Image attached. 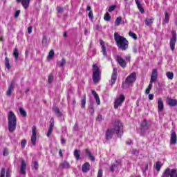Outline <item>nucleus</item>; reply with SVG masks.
<instances>
[{
  "label": "nucleus",
  "instance_id": "nucleus-9",
  "mask_svg": "<svg viewBox=\"0 0 177 177\" xmlns=\"http://www.w3.org/2000/svg\"><path fill=\"white\" fill-rule=\"evenodd\" d=\"M116 59L120 67H122V68H125V67H127V62L125 59H122L120 55H118Z\"/></svg>",
  "mask_w": 177,
  "mask_h": 177
},
{
  "label": "nucleus",
  "instance_id": "nucleus-44",
  "mask_svg": "<svg viewBox=\"0 0 177 177\" xmlns=\"http://www.w3.org/2000/svg\"><path fill=\"white\" fill-rule=\"evenodd\" d=\"M118 48L120 50H127L128 49V45H119Z\"/></svg>",
  "mask_w": 177,
  "mask_h": 177
},
{
  "label": "nucleus",
  "instance_id": "nucleus-62",
  "mask_svg": "<svg viewBox=\"0 0 177 177\" xmlns=\"http://www.w3.org/2000/svg\"><path fill=\"white\" fill-rule=\"evenodd\" d=\"M61 143H62V145H64V143H66V139H64V138H61Z\"/></svg>",
  "mask_w": 177,
  "mask_h": 177
},
{
  "label": "nucleus",
  "instance_id": "nucleus-5",
  "mask_svg": "<svg viewBox=\"0 0 177 177\" xmlns=\"http://www.w3.org/2000/svg\"><path fill=\"white\" fill-rule=\"evenodd\" d=\"M147 131H149V122H147L146 119H144L140 124V135H141V136H145Z\"/></svg>",
  "mask_w": 177,
  "mask_h": 177
},
{
  "label": "nucleus",
  "instance_id": "nucleus-50",
  "mask_svg": "<svg viewBox=\"0 0 177 177\" xmlns=\"http://www.w3.org/2000/svg\"><path fill=\"white\" fill-rule=\"evenodd\" d=\"M43 45H46L47 44V38H46V36H43V39H42V41H41Z\"/></svg>",
  "mask_w": 177,
  "mask_h": 177
},
{
  "label": "nucleus",
  "instance_id": "nucleus-21",
  "mask_svg": "<svg viewBox=\"0 0 177 177\" xmlns=\"http://www.w3.org/2000/svg\"><path fill=\"white\" fill-rule=\"evenodd\" d=\"M135 2L137 5L138 9L140 10L141 13H145V9H143V7L142 6V4H140V2L139 0H135Z\"/></svg>",
  "mask_w": 177,
  "mask_h": 177
},
{
  "label": "nucleus",
  "instance_id": "nucleus-40",
  "mask_svg": "<svg viewBox=\"0 0 177 177\" xmlns=\"http://www.w3.org/2000/svg\"><path fill=\"white\" fill-rule=\"evenodd\" d=\"M64 64H66V59L64 58H63L62 61L57 62V65L59 66V67H63Z\"/></svg>",
  "mask_w": 177,
  "mask_h": 177
},
{
  "label": "nucleus",
  "instance_id": "nucleus-33",
  "mask_svg": "<svg viewBox=\"0 0 177 177\" xmlns=\"http://www.w3.org/2000/svg\"><path fill=\"white\" fill-rule=\"evenodd\" d=\"M162 167V164H161V162H156L155 165V168L158 172H159L160 169H161V167Z\"/></svg>",
  "mask_w": 177,
  "mask_h": 177
},
{
  "label": "nucleus",
  "instance_id": "nucleus-39",
  "mask_svg": "<svg viewBox=\"0 0 177 177\" xmlns=\"http://www.w3.org/2000/svg\"><path fill=\"white\" fill-rule=\"evenodd\" d=\"M54 56H55V51L53 50H50L48 53V59L50 60L53 58Z\"/></svg>",
  "mask_w": 177,
  "mask_h": 177
},
{
  "label": "nucleus",
  "instance_id": "nucleus-47",
  "mask_svg": "<svg viewBox=\"0 0 177 177\" xmlns=\"http://www.w3.org/2000/svg\"><path fill=\"white\" fill-rule=\"evenodd\" d=\"M102 52L104 56H106L107 53L106 52V47L104 46V45L102 46Z\"/></svg>",
  "mask_w": 177,
  "mask_h": 177
},
{
  "label": "nucleus",
  "instance_id": "nucleus-27",
  "mask_svg": "<svg viewBox=\"0 0 177 177\" xmlns=\"http://www.w3.org/2000/svg\"><path fill=\"white\" fill-rule=\"evenodd\" d=\"M85 151L88 157L90 158L91 161H95V156L92 155L91 151H89L88 149H86Z\"/></svg>",
  "mask_w": 177,
  "mask_h": 177
},
{
  "label": "nucleus",
  "instance_id": "nucleus-24",
  "mask_svg": "<svg viewBox=\"0 0 177 177\" xmlns=\"http://www.w3.org/2000/svg\"><path fill=\"white\" fill-rule=\"evenodd\" d=\"M14 88L15 87L13 86V83H11L10 85L8 86V89L6 92L7 96H10V95H12V92H13Z\"/></svg>",
  "mask_w": 177,
  "mask_h": 177
},
{
  "label": "nucleus",
  "instance_id": "nucleus-13",
  "mask_svg": "<svg viewBox=\"0 0 177 177\" xmlns=\"http://www.w3.org/2000/svg\"><path fill=\"white\" fill-rule=\"evenodd\" d=\"M117 69L115 68H113V71L111 75V85H114L115 84V81H117Z\"/></svg>",
  "mask_w": 177,
  "mask_h": 177
},
{
  "label": "nucleus",
  "instance_id": "nucleus-49",
  "mask_svg": "<svg viewBox=\"0 0 177 177\" xmlns=\"http://www.w3.org/2000/svg\"><path fill=\"white\" fill-rule=\"evenodd\" d=\"M97 177H103V170L102 169H100L98 170L97 176Z\"/></svg>",
  "mask_w": 177,
  "mask_h": 177
},
{
  "label": "nucleus",
  "instance_id": "nucleus-45",
  "mask_svg": "<svg viewBox=\"0 0 177 177\" xmlns=\"http://www.w3.org/2000/svg\"><path fill=\"white\" fill-rule=\"evenodd\" d=\"M39 167V165L38 164L37 161H35V162H33V167L35 168V169L36 171H38Z\"/></svg>",
  "mask_w": 177,
  "mask_h": 177
},
{
  "label": "nucleus",
  "instance_id": "nucleus-23",
  "mask_svg": "<svg viewBox=\"0 0 177 177\" xmlns=\"http://www.w3.org/2000/svg\"><path fill=\"white\" fill-rule=\"evenodd\" d=\"M70 163L67 161H64L62 163L59 164V168L64 169V168H70Z\"/></svg>",
  "mask_w": 177,
  "mask_h": 177
},
{
  "label": "nucleus",
  "instance_id": "nucleus-35",
  "mask_svg": "<svg viewBox=\"0 0 177 177\" xmlns=\"http://www.w3.org/2000/svg\"><path fill=\"white\" fill-rule=\"evenodd\" d=\"M161 177H169V168H167L164 171V172H163V174H162Z\"/></svg>",
  "mask_w": 177,
  "mask_h": 177
},
{
  "label": "nucleus",
  "instance_id": "nucleus-42",
  "mask_svg": "<svg viewBox=\"0 0 177 177\" xmlns=\"http://www.w3.org/2000/svg\"><path fill=\"white\" fill-rule=\"evenodd\" d=\"M166 75L169 80H174V73L172 72H167L166 73Z\"/></svg>",
  "mask_w": 177,
  "mask_h": 177
},
{
  "label": "nucleus",
  "instance_id": "nucleus-12",
  "mask_svg": "<svg viewBox=\"0 0 177 177\" xmlns=\"http://www.w3.org/2000/svg\"><path fill=\"white\" fill-rule=\"evenodd\" d=\"M158 77V72L157 71V69H153L152 73L151 75V80L150 82H156L157 81V78Z\"/></svg>",
  "mask_w": 177,
  "mask_h": 177
},
{
  "label": "nucleus",
  "instance_id": "nucleus-28",
  "mask_svg": "<svg viewBox=\"0 0 177 177\" xmlns=\"http://www.w3.org/2000/svg\"><path fill=\"white\" fill-rule=\"evenodd\" d=\"M169 21V15L168 12H165V19L163 20L162 24H167Z\"/></svg>",
  "mask_w": 177,
  "mask_h": 177
},
{
  "label": "nucleus",
  "instance_id": "nucleus-18",
  "mask_svg": "<svg viewBox=\"0 0 177 177\" xmlns=\"http://www.w3.org/2000/svg\"><path fill=\"white\" fill-rule=\"evenodd\" d=\"M91 93L96 100L97 104L99 106L100 104V98H99V95L97 94V93H96V91H95V90H92Z\"/></svg>",
  "mask_w": 177,
  "mask_h": 177
},
{
  "label": "nucleus",
  "instance_id": "nucleus-32",
  "mask_svg": "<svg viewBox=\"0 0 177 177\" xmlns=\"http://www.w3.org/2000/svg\"><path fill=\"white\" fill-rule=\"evenodd\" d=\"M82 109H85V104H86V95L84 94L83 99L81 101Z\"/></svg>",
  "mask_w": 177,
  "mask_h": 177
},
{
  "label": "nucleus",
  "instance_id": "nucleus-16",
  "mask_svg": "<svg viewBox=\"0 0 177 177\" xmlns=\"http://www.w3.org/2000/svg\"><path fill=\"white\" fill-rule=\"evenodd\" d=\"M30 0H17V2H21V5L24 9H28V6H30Z\"/></svg>",
  "mask_w": 177,
  "mask_h": 177
},
{
  "label": "nucleus",
  "instance_id": "nucleus-22",
  "mask_svg": "<svg viewBox=\"0 0 177 177\" xmlns=\"http://www.w3.org/2000/svg\"><path fill=\"white\" fill-rule=\"evenodd\" d=\"M26 167H27V164L24 160H21V174H26Z\"/></svg>",
  "mask_w": 177,
  "mask_h": 177
},
{
  "label": "nucleus",
  "instance_id": "nucleus-11",
  "mask_svg": "<svg viewBox=\"0 0 177 177\" xmlns=\"http://www.w3.org/2000/svg\"><path fill=\"white\" fill-rule=\"evenodd\" d=\"M177 142L176 132L175 131H171L170 143L171 145H176Z\"/></svg>",
  "mask_w": 177,
  "mask_h": 177
},
{
  "label": "nucleus",
  "instance_id": "nucleus-17",
  "mask_svg": "<svg viewBox=\"0 0 177 177\" xmlns=\"http://www.w3.org/2000/svg\"><path fill=\"white\" fill-rule=\"evenodd\" d=\"M172 37L170 39V45H175L176 44V31H171Z\"/></svg>",
  "mask_w": 177,
  "mask_h": 177
},
{
  "label": "nucleus",
  "instance_id": "nucleus-61",
  "mask_svg": "<svg viewBox=\"0 0 177 177\" xmlns=\"http://www.w3.org/2000/svg\"><path fill=\"white\" fill-rule=\"evenodd\" d=\"M115 168V165H112L111 167V172H114V169Z\"/></svg>",
  "mask_w": 177,
  "mask_h": 177
},
{
  "label": "nucleus",
  "instance_id": "nucleus-51",
  "mask_svg": "<svg viewBox=\"0 0 177 177\" xmlns=\"http://www.w3.org/2000/svg\"><path fill=\"white\" fill-rule=\"evenodd\" d=\"M57 10L58 13H63V10H64V8H63V7H57Z\"/></svg>",
  "mask_w": 177,
  "mask_h": 177
},
{
  "label": "nucleus",
  "instance_id": "nucleus-30",
  "mask_svg": "<svg viewBox=\"0 0 177 177\" xmlns=\"http://www.w3.org/2000/svg\"><path fill=\"white\" fill-rule=\"evenodd\" d=\"M151 88H153V83L151 82H149V84L145 90L146 95H149V93H150V91H151Z\"/></svg>",
  "mask_w": 177,
  "mask_h": 177
},
{
  "label": "nucleus",
  "instance_id": "nucleus-38",
  "mask_svg": "<svg viewBox=\"0 0 177 177\" xmlns=\"http://www.w3.org/2000/svg\"><path fill=\"white\" fill-rule=\"evenodd\" d=\"M111 19V17H110V14L106 12L104 16V20H105V21H110Z\"/></svg>",
  "mask_w": 177,
  "mask_h": 177
},
{
  "label": "nucleus",
  "instance_id": "nucleus-29",
  "mask_svg": "<svg viewBox=\"0 0 177 177\" xmlns=\"http://www.w3.org/2000/svg\"><path fill=\"white\" fill-rule=\"evenodd\" d=\"M53 111L57 115V117H62V112H60V110L59 109V108L55 106L53 108Z\"/></svg>",
  "mask_w": 177,
  "mask_h": 177
},
{
  "label": "nucleus",
  "instance_id": "nucleus-20",
  "mask_svg": "<svg viewBox=\"0 0 177 177\" xmlns=\"http://www.w3.org/2000/svg\"><path fill=\"white\" fill-rule=\"evenodd\" d=\"M167 104H169V106L174 107V106H176L177 101H176V100H174L171 98H167Z\"/></svg>",
  "mask_w": 177,
  "mask_h": 177
},
{
  "label": "nucleus",
  "instance_id": "nucleus-7",
  "mask_svg": "<svg viewBox=\"0 0 177 177\" xmlns=\"http://www.w3.org/2000/svg\"><path fill=\"white\" fill-rule=\"evenodd\" d=\"M125 100V96L124 95H121L119 97H117L115 100L114 109H117L118 107L122 105L124 101Z\"/></svg>",
  "mask_w": 177,
  "mask_h": 177
},
{
  "label": "nucleus",
  "instance_id": "nucleus-46",
  "mask_svg": "<svg viewBox=\"0 0 177 177\" xmlns=\"http://www.w3.org/2000/svg\"><path fill=\"white\" fill-rule=\"evenodd\" d=\"M53 82V75H50L48 76V84H52Z\"/></svg>",
  "mask_w": 177,
  "mask_h": 177
},
{
  "label": "nucleus",
  "instance_id": "nucleus-19",
  "mask_svg": "<svg viewBox=\"0 0 177 177\" xmlns=\"http://www.w3.org/2000/svg\"><path fill=\"white\" fill-rule=\"evenodd\" d=\"M158 109L159 111H162L164 109V102H162V98H159L158 100Z\"/></svg>",
  "mask_w": 177,
  "mask_h": 177
},
{
  "label": "nucleus",
  "instance_id": "nucleus-4",
  "mask_svg": "<svg viewBox=\"0 0 177 177\" xmlns=\"http://www.w3.org/2000/svg\"><path fill=\"white\" fill-rule=\"evenodd\" d=\"M114 38L118 45H128V40L125 37L120 35L118 32H115Z\"/></svg>",
  "mask_w": 177,
  "mask_h": 177
},
{
  "label": "nucleus",
  "instance_id": "nucleus-6",
  "mask_svg": "<svg viewBox=\"0 0 177 177\" xmlns=\"http://www.w3.org/2000/svg\"><path fill=\"white\" fill-rule=\"evenodd\" d=\"M136 81V73H131L125 80L124 85H132L133 82Z\"/></svg>",
  "mask_w": 177,
  "mask_h": 177
},
{
  "label": "nucleus",
  "instance_id": "nucleus-54",
  "mask_svg": "<svg viewBox=\"0 0 177 177\" xmlns=\"http://www.w3.org/2000/svg\"><path fill=\"white\" fill-rule=\"evenodd\" d=\"M88 17H89V19H91V20L93 19V11H89Z\"/></svg>",
  "mask_w": 177,
  "mask_h": 177
},
{
  "label": "nucleus",
  "instance_id": "nucleus-43",
  "mask_svg": "<svg viewBox=\"0 0 177 177\" xmlns=\"http://www.w3.org/2000/svg\"><path fill=\"white\" fill-rule=\"evenodd\" d=\"M19 110L20 114L22 115L23 117H27V112H26L23 108H19Z\"/></svg>",
  "mask_w": 177,
  "mask_h": 177
},
{
  "label": "nucleus",
  "instance_id": "nucleus-55",
  "mask_svg": "<svg viewBox=\"0 0 177 177\" xmlns=\"http://www.w3.org/2000/svg\"><path fill=\"white\" fill-rule=\"evenodd\" d=\"M115 10V6H111V7H109L108 10H109V12H111Z\"/></svg>",
  "mask_w": 177,
  "mask_h": 177
},
{
  "label": "nucleus",
  "instance_id": "nucleus-59",
  "mask_svg": "<svg viewBox=\"0 0 177 177\" xmlns=\"http://www.w3.org/2000/svg\"><path fill=\"white\" fill-rule=\"evenodd\" d=\"M28 34H31V32H32V26H29L28 28Z\"/></svg>",
  "mask_w": 177,
  "mask_h": 177
},
{
  "label": "nucleus",
  "instance_id": "nucleus-41",
  "mask_svg": "<svg viewBox=\"0 0 177 177\" xmlns=\"http://www.w3.org/2000/svg\"><path fill=\"white\" fill-rule=\"evenodd\" d=\"M122 20V18L121 17H117L115 21V26H118L119 24H121Z\"/></svg>",
  "mask_w": 177,
  "mask_h": 177
},
{
  "label": "nucleus",
  "instance_id": "nucleus-56",
  "mask_svg": "<svg viewBox=\"0 0 177 177\" xmlns=\"http://www.w3.org/2000/svg\"><path fill=\"white\" fill-rule=\"evenodd\" d=\"M11 173H12V170H10V169H8L6 171V177H10Z\"/></svg>",
  "mask_w": 177,
  "mask_h": 177
},
{
  "label": "nucleus",
  "instance_id": "nucleus-10",
  "mask_svg": "<svg viewBox=\"0 0 177 177\" xmlns=\"http://www.w3.org/2000/svg\"><path fill=\"white\" fill-rule=\"evenodd\" d=\"M115 132L113 131V129H108L105 132V138L106 140H110V139L113 138Z\"/></svg>",
  "mask_w": 177,
  "mask_h": 177
},
{
  "label": "nucleus",
  "instance_id": "nucleus-31",
  "mask_svg": "<svg viewBox=\"0 0 177 177\" xmlns=\"http://www.w3.org/2000/svg\"><path fill=\"white\" fill-rule=\"evenodd\" d=\"M13 56L15 58V60H19V50L17 48L14 49Z\"/></svg>",
  "mask_w": 177,
  "mask_h": 177
},
{
  "label": "nucleus",
  "instance_id": "nucleus-36",
  "mask_svg": "<svg viewBox=\"0 0 177 177\" xmlns=\"http://www.w3.org/2000/svg\"><path fill=\"white\" fill-rule=\"evenodd\" d=\"M5 66L7 67L8 70H10V64L9 63V58H8V57L5 58Z\"/></svg>",
  "mask_w": 177,
  "mask_h": 177
},
{
  "label": "nucleus",
  "instance_id": "nucleus-60",
  "mask_svg": "<svg viewBox=\"0 0 177 177\" xmlns=\"http://www.w3.org/2000/svg\"><path fill=\"white\" fill-rule=\"evenodd\" d=\"M19 15H20V10H18L15 12V17H19Z\"/></svg>",
  "mask_w": 177,
  "mask_h": 177
},
{
  "label": "nucleus",
  "instance_id": "nucleus-26",
  "mask_svg": "<svg viewBox=\"0 0 177 177\" xmlns=\"http://www.w3.org/2000/svg\"><path fill=\"white\" fill-rule=\"evenodd\" d=\"M170 177H177V169H169V175Z\"/></svg>",
  "mask_w": 177,
  "mask_h": 177
},
{
  "label": "nucleus",
  "instance_id": "nucleus-25",
  "mask_svg": "<svg viewBox=\"0 0 177 177\" xmlns=\"http://www.w3.org/2000/svg\"><path fill=\"white\" fill-rule=\"evenodd\" d=\"M74 157L75 158H76L77 161H78V160H80V157H81V151L75 149L74 151Z\"/></svg>",
  "mask_w": 177,
  "mask_h": 177
},
{
  "label": "nucleus",
  "instance_id": "nucleus-52",
  "mask_svg": "<svg viewBox=\"0 0 177 177\" xmlns=\"http://www.w3.org/2000/svg\"><path fill=\"white\" fill-rule=\"evenodd\" d=\"M9 154V151H8V149L5 148L3 151V156H6Z\"/></svg>",
  "mask_w": 177,
  "mask_h": 177
},
{
  "label": "nucleus",
  "instance_id": "nucleus-8",
  "mask_svg": "<svg viewBox=\"0 0 177 177\" xmlns=\"http://www.w3.org/2000/svg\"><path fill=\"white\" fill-rule=\"evenodd\" d=\"M31 142L33 146H35V142H37V127L35 126L32 128Z\"/></svg>",
  "mask_w": 177,
  "mask_h": 177
},
{
  "label": "nucleus",
  "instance_id": "nucleus-1",
  "mask_svg": "<svg viewBox=\"0 0 177 177\" xmlns=\"http://www.w3.org/2000/svg\"><path fill=\"white\" fill-rule=\"evenodd\" d=\"M8 131L11 133L16 131V127L17 125V119L15 113L10 111L8 116Z\"/></svg>",
  "mask_w": 177,
  "mask_h": 177
},
{
  "label": "nucleus",
  "instance_id": "nucleus-14",
  "mask_svg": "<svg viewBox=\"0 0 177 177\" xmlns=\"http://www.w3.org/2000/svg\"><path fill=\"white\" fill-rule=\"evenodd\" d=\"M90 170H91V165L89 164V162H86L82 165V172H84V174H86V172H89Z\"/></svg>",
  "mask_w": 177,
  "mask_h": 177
},
{
  "label": "nucleus",
  "instance_id": "nucleus-3",
  "mask_svg": "<svg viewBox=\"0 0 177 177\" xmlns=\"http://www.w3.org/2000/svg\"><path fill=\"white\" fill-rule=\"evenodd\" d=\"M113 131L115 132L118 136H122L124 133V127L120 120H116L115 122Z\"/></svg>",
  "mask_w": 177,
  "mask_h": 177
},
{
  "label": "nucleus",
  "instance_id": "nucleus-48",
  "mask_svg": "<svg viewBox=\"0 0 177 177\" xmlns=\"http://www.w3.org/2000/svg\"><path fill=\"white\" fill-rule=\"evenodd\" d=\"M26 145H27V140H22V141L21 142V145L22 149H24V147H26Z\"/></svg>",
  "mask_w": 177,
  "mask_h": 177
},
{
  "label": "nucleus",
  "instance_id": "nucleus-53",
  "mask_svg": "<svg viewBox=\"0 0 177 177\" xmlns=\"http://www.w3.org/2000/svg\"><path fill=\"white\" fill-rule=\"evenodd\" d=\"M5 168H2L1 169V175H0V177H5Z\"/></svg>",
  "mask_w": 177,
  "mask_h": 177
},
{
  "label": "nucleus",
  "instance_id": "nucleus-34",
  "mask_svg": "<svg viewBox=\"0 0 177 177\" xmlns=\"http://www.w3.org/2000/svg\"><path fill=\"white\" fill-rule=\"evenodd\" d=\"M153 21H154V19H153V18L147 19L145 20V24H146V26H151V24H153Z\"/></svg>",
  "mask_w": 177,
  "mask_h": 177
},
{
  "label": "nucleus",
  "instance_id": "nucleus-57",
  "mask_svg": "<svg viewBox=\"0 0 177 177\" xmlns=\"http://www.w3.org/2000/svg\"><path fill=\"white\" fill-rule=\"evenodd\" d=\"M102 120H103V116L102 115H98L97 121H102Z\"/></svg>",
  "mask_w": 177,
  "mask_h": 177
},
{
  "label": "nucleus",
  "instance_id": "nucleus-37",
  "mask_svg": "<svg viewBox=\"0 0 177 177\" xmlns=\"http://www.w3.org/2000/svg\"><path fill=\"white\" fill-rule=\"evenodd\" d=\"M129 36L131 37V38H133L135 40L138 39V35H136V34H135L132 31L129 32Z\"/></svg>",
  "mask_w": 177,
  "mask_h": 177
},
{
  "label": "nucleus",
  "instance_id": "nucleus-64",
  "mask_svg": "<svg viewBox=\"0 0 177 177\" xmlns=\"http://www.w3.org/2000/svg\"><path fill=\"white\" fill-rule=\"evenodd\" d=\"M86 10H88L89 12L92 11V8H91V6H87Z\"/></svg>",
  "mask_w": 177,
  "mask_h": 177
},
{
  "label": "nucleus",
  "instance_id": "nucleus-15",
  "mask_svg": "<svg viewBox=\"0 0 177 177\" xmlns=\"http://www.w3.org/2000/svg\"><path fill=\"white\" fill-rule=\"evenodd\" d=\"M55 127V121L53 120L50 122V127L48 129V131L47 133V137L49 138L50 135H52V132H53V127Z\"/></svg>",
  "mask_w": 177,
  "mask_h": 177
},
{
  "label": "nucleus",
  "instance_id": "nucleus-58",
  "mask_svg": "<svg viewBox=\"0 0 177 177\" xmlns=\"http://www.w3.org/2000/svg\"><path fill=\"white\" fill-rule=\"evenodd\" d=\"M148 97L149 100H153V99H154V94H149Z\"/></svg>",
  "mask_w": 177,
  "mask_h": 177
},
{
  "label": "nucleus",
  "instance_id": "nucleus-2",
  "mask_svg": "<svg viewBox=\"0 0 177 177\" xmlns=\"http://www.w3.org/2000/svg\"><path fill=\"white\" fill-rule=\"evenodd\" d=\"M102 78V71L97 64H93V81L94 84H97Z\"/></svg>",
  "mask_w": 177,
  "mask_h": 177
},
{
  "label": "nucleus",
  "instance_id": "nucleus-63",
  "mask_svg": "<svg viewBox=\"0 0 177 177\" xmlns=\"http://www.w3.org/2000/svg\"><path fill=\"white\" fill-rule=\"evenodd\" d=\"M127 62H130L131 60V56L128 55L125 57Z\"/></svg>",
  "mask_w": 177,
  "mask_h": 177
}]
</instances>
